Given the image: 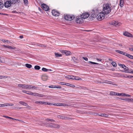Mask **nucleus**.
<instances>
[{"mask_svg": "<svg viewBox=\"0 0 133 133\" xmlns=\"http://www.w3.org/2000/svg\"><path fill=\"white\" fill-rule=\"evenodd\" d=\"M111 10V8L108 4H106L104 6H103V12L105 14L107 15L109 14Z\"/></svg>", "mask_w": 133, "mask_h": 133, "instance_id": "1", "label": "nucleus"}, {"mask_svg": "<svg viewBox=\"0 0 133 133\" xmlns=\"http://www.w3.org/2000/svg\"><path fill=\"white\" fill-rule=\"evenodd\" d=\"M105 15L103 12L99 13L97 16V18L99 21L101 20L102 18L103 19L104 18Z\"/></svg>", "mask_w": 133, "mask_h": 133, "instance_id": "2", "label": "nucleus"}, {"mask_svg": "<svg viewBox=\"0 0 133 133\" xmlns=\"http://www.w3.org/2000/svg\"><path fill=\"white\" fill-rule=\"evenodd\" d=\"M64 17L66 20L71 21L74 19L75 16L73 15L67 14Z\"/></svg>", "mask_w": 133, "mask_h": 133, "instance_id": "3", "label": "nucleus"}, {"mask_svg": "<svg viewBox=\"0 0 133 133\" xmlns=\"http://www.w3.org/2000/svg\"><path fill=\"white\" fill-rule=\"evenodd\" d=\"M49 126L52 128H58L60 127L59 125L53 123H50L49 124Z\"/></svg>", "mask_w": 133, "mask_h": 133, "instance_id": "4", "label": "nucleus"}, {"mask_svg": "<svg viewBox=\"0 0 133 133\" xmlns=\"http://www.w3.org/2000/svg\"><path fill=\"white\" fill-rule=\"evenodd\" d=\"M98 11L97 10H96L95 11L94 9L92 10V14H91V16L89 17L90 20H92V19L95 17V14L96 13H97Z\"/></svg>", "mask_w": 133, "mask_h": 133, "instance_id": "5", "label": "nucleus"}, {"mask_svg": "<svg viewBox=\"0 0 133 133\" xmlns=\"http://www.w3.org/2000/svg\"><path fill=\"white\" fill-rule=\"evenodd\" d=\"M42 9L45 11H48L49 9V6L45 4H41Z\"/></svg>", "mask_w": 133, "mask_h": 133, "instance_id": "6", "label": "nucleus"}, {"mask_svg": "<svg viewBox=\"0 0 133 133\" xmlns=\"http://www.w3.org/2000/svg\"><path fill=\"white\" fill-rule=\"evenodd\" d=\"M89 14L87 12H85L82 14L81 16V17L83 19H85L88 18L89 16Z\"/></svg>", "mask_w": 133, "mask_h": 133, "instance_id": "7", "label": "nucleus"}, {"mask_svg": "<svg viewBox=\"0 0 133 133\" xmlns=\"http://www.w3.org/2000/svg\"><path fill=\"white\" fill-rule=\"evenodd\" d=\"M52 13L53 15L56 16H58L60 14L59 12L55 10H52Z\"/></svg>", "mask_w": 133, "mask_h": 133, "instance_id": "8", "label": "nucleus"}, {"mask_svg": "<svg viewBox=\"0 0 133 133\" xmlns=\"http://www.w3.org/2000/svg\"><path fill=\"white\" fill-rule=\"evenodd\" d=\"M35 103L38 104L42 105L44 104L45 105L48 104H52V103H50V102H44L43 101H36L35 102Z\"/></svg>", "mask_w": 133, "mask_h": 133, "instance_id": "9", "label": "nucleus"}, {"mask_svg": "<svg viewBox=\"0 0 133 133\" xmlns=\"http://www.w3.org/2000/svg\"><path fill=\"white\" fill-rule=\"evenodd\" d=\"M58 118H60L62 119H68L69 120L70 119H71V118L68 117L64 116L58 115L57 116Z\"/></svg>", "mask_w": 133, "mask_h": 133, "instance_id": "10", "label": "nucleus"}, {"mask_svg": "<svg viewBox=\"0 0 133 133\" xmlns=\"http://www.w3.org/2000/svg\"><path fill=\"white\" fill-rule=\"evenodd\" d=\"M11 4L10 1H7L4 3V5L5 7L8 8L11 6Z\"/></svg>", "mask_w": 133, "mask_h": 133, "instance_id": "11", "label": "nucleus"}, {"mask_svg": "<svg viewBox=\"0 0 133 133\" xmlns=\"http://www.w3.org/2000/svg\"><path fill=\"white\" fill-rule=\"evenodd\" d=\"M61 52L63 54H64L66 56H68L70 55L71 53L70 51L66 50H62Z\"/></svg>", "mask_w": 133, "mask_h": 133, "instance_id": "12", "label": "nucleus"}, {"mask_svg": "<svg viewBox=\"0 0 133 133\" xmlns=\"http://www.w3.org/2000/svg\"><path fill=\"white\" fill-rule=\"evenodd\" d=\"M123 34L124 36L128 37H133V36L132 34L127 31H125L124 32Z\"/></svg>", "mask_w": 133, "mask_h": 133, "instance_id": "13", "label": "nucleus"}, {"mask_svg": "<svg viewBox=\"0 0 133 133\" xmlns=\"http://www.w3.org/2000/svg\"><path fill=\"white\" fill-rule=\"evenodd\" d=\"M10 2L13 4H15L17 2L19 3L22 1V0H10Z\"/></svg>", "mask_w": 133, "mask_h": 133, "instance_id": "14", "label": "nucleus"}, {"mask_svg": "<svg viewBox=\"0 0 133 133\" xmlns=\"http://www.w3.org/2000/svg\"><path fill=\"white\" fill-rule=\"evenodd\" d=\"M52 103V104H48V105H57V106H66V104H62V103H61V104H56L55 103H54V104H53V103Z\"/></svg>", "mask_w": 133, "mask_h": 133, "instance_id": "15", "label": "nucleus"}, {"mask_svg": "<svg viewBox=\"0 0 133 133\" xmlns=\"http://www.w3.org/2000/svg\"><path fill=\"white\" fill-rule=\"evenodd\" d=\"M115 51L118 53L124 55H125L126 54L125 52L118 50H116Z\"/></svg>", "mask_w": 133, "mask_h": 133, "instance_id": "16", "label": "nucleus"}, {"mask_svg": "<svg viewBox=\"0 0 133 133\" xmlns=\"http://www.w3.org/2000/svg\"><path fill=\"white\" fill-rule=\"evenodd\" d=\"M19 103L20 104H22V105H23L24 106H26L27 107H28L29 106L28 104L27 103H26L22 101H20L19 102Z\"/></svg>", "mask_w": 133, "mask_h": 133, "instance_id": "17", "label": "nucleus"}, {"mask_svg": "<svg viewBox=\"0 0 133 133\" xmlns=\"http://www.w3.org/2000/svg\"><path fill=\"white\" fill-rule=\"evenodd\" d=\"M4 46L5 48H9L10 49H14L16 48L15 47H12L11 46H6L5 45H3Z\"/></svg>", "mask_w": 133, "mask_h": 133, "instance_id": "18", "label": "nucleus"}, {"mask_svg": "<svg viewBox=\"0 0 133 133\" xmlns=\"http://www.w3.org/2000/svg\"><path fill=\"white\" fill-rule=\"evenodd\" d=\"M74 77V80H81L82 79V78H79L78 76H74V77Z\"/></svg>", "mask_w": 133, "mask_h": 133, "instance_id": "19", "label": "nucleus"}, {"mask_svg": "<svg viewBox=\"0 0 133 133\" xmlns=\"http://www.w3.org/2000/svg\"><path fill=\"white\" fill-rule=\"evenodd\" d=\"M98 115L100 116L104 117H107L108 116V115L104 114H101Z\"/></svg>", "mask_w": 133, "mask_h": 133, "instance_id": "20", "label": "nucleus"}, {"mask_svg": "<svg viewBox=\"0 0 133 133\" xmlns=\"http://www.w3.org/2000/svg\"><path fill=\"white\" fill-rule=\"evenodd\" d=\"M110 24L114 25H115L116 26L118 25V23L116 22H112L111 23H110Z\"/></svg>", "mask_w": 133, "mask_h": 133, "instance_id": "21", "label": "nucleus"}, {"mask_svg": "<svg viewBox=\"0 0 133 133\" xmlns=\"http://www.w3.org/2000/svg\"><path fill=\"white\" fill-rule=\"evenodd\" d=\"M109 95H117V92L114 91H111Z\"/></svg>", "mask_w": 133, "mask_h": 133, "instance_id": "22", "label": "nucleus"}, {"mask_svg": "<svg viewBox=\"0 0 133 133\" xmlns=\"http://www.w3.org/2000/svg\"><path fill=\"white\" fill-rule=\"evenodd\" d=\"M74 77L73 76H66L65 78L69 79H72L74 80V77Z\"/></svg>", "mask_w": 133, "mask_h": 133, "instance_id": "23", "label": "nucleus"}, {"mask_svg": "<svg viewBox=\"0 0 133 133\" xmlns=\"http://www.w3.org/2000/svg\"><path fill=\"white\" fill-rule=\"evenodd\" d=\"M125 55L127 57L131 58L132 59V57L133 56H132L130 54H128L126 52V54H125V55Z\"/></svg>", "mask_w": 133, "mask_h": 133, "instance_id": "24", "label": "nucleus"}, {"mask_svg": "<svg viewBox=\"0 0 133 133\" xmlns=\"http://www.w3.org/2000/svg\"><path fill=\"white\" fill-rule=\"evenodd\" d=\"M29 85L23 84V88L25 89H29Z\"/></svg>", "mask_w": 133, "mask_h": 133, "instance_id": "25", "label": "nucleus"}, {"mask_svg": "<svg viewBox=\"0 0 133 133\" xmlns=\"http://www.w3.org/2000/svg\"><path fill=\"white\" fill-rule=\"evenodd\" d=\"M5 62L4 59L2 57H0V63H4Z\"/></svg>", "mask_w": 133, "mask_h": 133, "instance_id": "26", "label": "nucleus"}, {"mask_svg": "<svg viewBox=\"0 0 133 133\" xmlns=\"http://www.w3.org/2000/svg\"><path fill=\"white\" fill-rule=\"evenodd\" d=\"M42 70L44 72H46L49 70L51 71L52 70L51 69H47L44 68H43L42 69Z\"/></svg>", "mask_w": 133, "mask_h": 133, "instance_id": "27", "label": "nucleus"}, {"mask_svg": "<svg viewBox=\"0 0 133 133\" xmlns=\"http://www.w3.org/2000/svg\"><path fill=\"white\" fill-rule=\"evenodd\" d=\"M37 88L35 86H34L32 85H29V89H36Z\"/></svg>", "mask_w": 133, "mask_h": 133, "instance_id": "28", "label": "nucleus"}, {"mask_svg": "<svg viewBox=\"0 0 133 133\" xmlns=\"http://www.w3.org/2000/svg\"><path fill=\"white\" fill-rule=\"evenodd\" d=\"M25 66L27 68H31L32 67V65L30 64L26 63L25 65Z\"/></svg>", "mask_w": 133, "mask_h": 133, "instance_id": "29", "label": "nucleus"}, {"mask_svg": "<svg viewBox=\"0 0 133 133\" xmlns=\"http://www.w3.org/2000/svg\"><path fill=\"white\" fill-rule=\"evenodd\" d=\"M37 45L41 46V47H46V46L44 44H37Z\"/></svg>", "mask_w": 133, "mask_h": 133, "instance_id": "30", "label": "nucleus"}, {"mask_svg": "<svg viewBox=\"0 0 133 133\" xmlns=\"http://www.w3.org/2000/svg\"><path fill=\"white\" fill-rule=\"evenodd\" d=\"M72 59L73 61L75 63H77L78 61V59L75 57H72Z\"/></svg>", "mask_w": 133, "mask_h": 133, "instance_id": "31", "label": "nucleus"}, {"mask_svg": "<svg viewBox=\"0 0 133 133\" xmlns=\"http://www.w3.org/2000/svg\"><path fill=\"white\" fill-rule=\"evenodd\" d=\"M40 67L38 65H35V66L34 68L36 70H39L40 69Z\"/></svg>", "mask_w": 133, "mask_h": 133, "instance_id": "32", "label": "nucleus"}, {"mask_svg": "<svg viewBox=\"0 0 133 133\" xmlns=\"http://www.w3.org/2000/svg\"><path fill=\"white\" fill-rule=\"evenodd\" d=\"M111 63L114 67H116V66L117 64L115 62H112Z\"/></svg>", "mask_w": 133, "mask_h": 133, "instance_id": "33", "label": "nucleus"}, {"mask_svg": "<svg viewBox=\"0 0 133 133\" xmlns=\"http://www.w3.org/2000/svg\"><path fill=\"white\" fill-rule=\"evenodd\" d=\"M133 70L131 69H129V68L128 70H127L125 72L131 73V72H132Z\"/></svg>", "mask_w": 133, "mask_h": 133, "instance_id": "34", "label": "nucleus"}, {"mask_svg": "<svg viewBox=\"0 0 133 133\" xmlns=\"http://www.w3.org/2000/svg\"><path fill=\"white\" fill-rule=\"evenodd\" d=\"M55 56L57 57H60L61 56H62V55L61 54H58V53H55Z\"/></svg>", "mask_w": 133, "mask_h": 133, "instance_id": "35", "label": "nucleus"}, {"mask_svg": "<svg viewBox=\"0 0 133 133\" xmlns=\"http://www.w3.org/2000/svg\"><path fill=\"white\" fill-rule=\"evenodd\" d=\"M80 18H77L76 19V22L77 23L80 24V19H79Z\"/></svg>", "mask_w": 133, "mask_h": 133, "instance_id": "36", "label": "nucleus"}, {"mask_svg": "<svg viewBox=\"0 0 133 133\" xmlns=\"http://www.w3.org/2000/svg\"><path fill=\"white\" fill-rule=\"evenodd\" d=\"M124 93H117V96H124Z\"/></svg>", "mask_w": 133, "mask_h": 133, "instance_id": "37", "label": "nucleus"}, {"mask_svg": "<svg viewBox=\"0 0 133 133\" xmlns=\"http://www.w3.org/2000/svg\"><path fill=\"white\" fill-rule=\"evenodd\" d=\"M4 6L3 3L2 2H0V9H2Z\"/></svg>", "mask_w": 133, "mask_h": 133, "instance_id": "38", "label": "nucleus"}, {"mask_svg": "<svg viewBox=\"0 0 133 133\" xmlns=\"http://www.w3.org/2000/svg\"><path fill=\"white\" fill-rule=\"evenodd\" d=\"M24 4L26 5H27L28 3V0H23Z\"/></svg>", "mask_w": 133, "mask_h": 133, "instance_id": "39", "label": "nucleus"}, {"mask_svg": "<svg viewBox=\"0 0 133 133\" xmlns=\"http://www.w3.org/2000/svg\"><path fill=\"white\" fill-rule=\"evenodd\" d=\"M46 120L47 121H50L51 122H54L55 121V120L53 119L49 118L47 119Z\"/></svg>", "mask_w": 133, "mask_h": 133, "instance_id": "40", "label": "nucleus"}, {"mask_svg": "<svg viewBox=\"0 0 133 133\" xmlns=\"http://www.w3.org/2000/svg\"><path fill=\"white\" fill-rule=\"evenodd\" d=\"M88 62H89V63H90L91 64H99L97 63L94 62H92L91 61H89Z\"/></svg>", "mask_w": 133, "mask_h": 133, "instance_id": "41", "label": "nucleus"}, {"mask_svg": "<svg viewBox=\"0 0 133 133\" xmlns=\"http://www.w3.org/2000/svg\"><path fill=\"white\" fill-rule=\"evenodd\" d=\"M119 66H121L122 68L124 69V67H125V65L124 64H119Z\"/></svg>", "mask_w": 133, "mask_h": 133, "instance_id": "42", "label": "nucleus"}, {"mask_svg": "<svg viewBox=\"0 0 133 133\" xmlns=\"http://www.w3.org/2000/svg\"><path fill=\"white\" fill-rule=\"evenodd\" d=\"M7 77L6 76H0V79H2L3 78H6Z\"/></svg>", "mask_w": 133, "mask_h": 133, "instance_id": "43", "label": "nucleus"}, {"mask_svg": "<svg viewBox=\"0 0 133 133\" xmlns=\"http://www.w3.org/2000/svg\"><path fill=\"white\" fill-rule=\"evenodd\" d=\"M56 85H51L49 87V88H55Z\"/></svg>", "mask_w": 133, "mask_h": 133, "instance_id": "44", "label": "nucleus"}, {"mask_svg": "<svg viewBox=\"0 0 133 133\" xmlns=\"http://www.w3.org/2000/svg\"><path fill=\"white\" fill-rule=\"evenodd\" d=\"M125 100L128 101V102H130L131 101L132 99H131L128 98H125Z\"/></svg>", "mask_w": 133, "mask_h": 133, "instance_id": "45", "label": "nucleus"}, {"mask_svg": "<svg viewBox=\"0 0 133 133\" xmlns=\"http://www.w3.org/2000/svg\"><path fill=\"white\" fill-rule=\"evenodd\" d=\"M3 117H5V118H10V119H14V118H12V117H9L8 116H3Z\"/></svg>", "mask_w": 133, "mask_h": 133, "instance_id": "46", "label": "nucleus"}, {"mask_svg": "<svg viewBox=\"0 0 133 133\" xmlns=\"http://www.w3.org/2000/svg\"><path fill=\"white\" fill-rule=\"evenodd\" d=\"M128 69H129V68L128 67H127L126 66H125V67H124V70H125V72H126V71H127V70H128Z\"/></svg>", "mask_w": 133, "mask_h": 133, "instance_id": "47", "label": "nucleus"}, {"mask_svg": "<svg viewBox=\"0 0 133 133\" xmlns=\"http://www.w3.org/2000/svg\"><path fill=\"white\" fill-rule=\"evenodd\" d=\"M83 18H82L81 17L79 18V19H80V24L82 23L83 22V20L82 19Z\"/></svg>", "mask_w": 133, "mask_h": 133, "instance_id": "48", "label": "nucleus"}, {"mask_svg": "<svg viewBox=\"0 0 133 133\" xmlns=\"http://www.w3.org/2000/svg\"><path fill=\"white\" fill-rule=\"evenodd\" d=\"M23 84H19L18 85V86L19 87H22L23 88Z\"/></svg>", "mask_w": 133, "mask_h": 133, "instance_id": "49", "label": "nucleus"}, {"mask_svg": "<svg viewBox=\"0 0 133 133\" xmlns=\"http://www.w3.org/2000/svg\"><path fill=\"white\" fill-rule=\"evenodd\" d=\"M82 58L86 61H88V58L87 57H83Z\"/></svg>", "mask_w": 133, "mask_h": 133, "instance_id": "50", "label": "nucleus"}, {"mask_svg": "<svg viewBox=\"0 0 133 133\" xmlns=\"http://www.w3.org/2000/svg\"><path fill=\"white\" fill-rule=\"evenodd\" d=\"M123 2H120V6L121 7H122L123 6Z\"/></svg>", "mask_w": 133, "mask_h": 133, "instance_id": "51", "label": "nucleus"}, {"mask_svg": "<svg viewBox=\"0 0 133 133\" xmlns=\"http://www.w3.org/2000/svg\"><path fill=\"white\" fill-rule=\"evenodd\" d=\"M61 87L59 85H56L55 88H57L58 89H61Z\"/></svg>", "mask_w": 133, "mask_h": 133, "instance_id": "52", "label": "nucleus"}, {"mask_svg": "<svg viewBox=\"0 0 133 133\" xmlns=\"http://www.w3.org/2000/svg\"><path fill=\"white\" fill-rule=\"evenodd\" d=\"M69 86L72 87H75V86L74 85L71 84H69Z\"/></svg>", "mask_w": 133, "mask_h": 133, "instance_id": "53", "label": "nucleus"}, {"mask_svg": "<svg viewBox=\"0 0 133 133\" xmlns=\"http://www.w3.org/2000/svg\"><path fill=\"white\" fill-rule=\"evenodd\" d=\"M38 10H39L41 12L43 13V10L41 9V8L40 7L38 8Z\"/></svg>", "mask_w": 133, "mask_h": 133, "instance_id": "54", "label": "nucleus"}, {"mask_svg": "<svg viewBox=\"0 0 133 133\" xmlns=\"http://www.w3.org/2000/svg\"><path fill=\"white\" fill-rule=\"evenodd\" d=\"M33 95L34 96H37V95H38V94L36 93H33Z\"/></svg>", "mask_w": 133, "mask_h": 133, "instance_id": "55", "label": "nucleus"}, {"mask_svg": "<svg viewBox=\"0 0 133 133\" xmlns=\"http://www.w3.org/2000/svg\"><path fill=\"white\" fill-rule=\"evenodd\" d=\"M33 95L34 96H37V95H38V94L36 93H33Z\"/></svg>", "mask_w": 133, "mask_h": 133, "instance_id": "56", "label": "nucleus"}, {"mask_svg": "<svg viewBox=\"0 0 133 133\" xmlns=\"http://www.w3.org/2000/svg\"><path fill=\"white\" fill-rule=\"evenodd\" d=\"M60 84L62 85H65L66 83L64 82H61L60 83Z\"/></svg>", "mask_w": 133, "mask_h": 133, "instance_id": "57", "label": "nucleus"}, {"mask_svg": "<svg viewBox=\"0 0 133 133\" xmlns=\"http://www.w3.org/2000/svg\"><path fill=\"white\" fill-rule=\"evenodd\" d=\"M0 15H7V16L8 15V14H6L3 13H1V12H0Z\"/></svg>", "mask_w": 133, "mask_h": 133, "instance_id": "58", "label": "nucleus"}, {"mask_svg": "<svg viewBox=\"0 0 133 133\" xmlns=\"http://www.w3.org/2000/svg\"><path fill=\"white\" fill-rule=\"evenodd\" d=\"M124 96H128V97H130V95H129V94H125L124 93Z\"/></svg>", "mask_w": 133, "mask_h": 133, "instance_id": "59", "label": "nucleus"}, {"mask_svg": "<svg viewBox=\"0 0 133 133\" xmlns=\"http://www.w3.org/2000/svg\"><path fill=\"white\" fill-rule=\"evenodd\" d=\"M37 96H38L41 97H43V95L39 94L38 95H37Z\"/></svg>", "mask_w": 133, "mask_h": 133, "instance_id": "60", "label": "nucleus"}, {"mask_svg": "<svg viewBox=\"0 0 133 133\" xmlns=\"http://www.w3.org/2000/svg\"><path fill=\"white\" fill-rule=\"evenodd\" d=\"M129 49L130 50L133 51V48H129Z\"/></svg>", "mask_w": 133, "mask_h": 133, "instance_id": "61", "label": "nucleus"}, {"mask_svg": "<svg viewBox=\"0 0 133 133\" xmlns=\"http://www.w3.org/2000/svg\"><path fill=\"white\" fill-rule=\"evenodd\" d=\"M12 13H17L18 12L16 10H14V11H12Z\"/></svg>", "mask_w": 133, "mask_h": 133, "instance_id": "62", "label": "nucleus"}, {"mask_svg": "<svg viewBox=\"0 0 133 133\" xmlns=\"http://www.w3.org/2000/svg\"><path fill=\"white\" fill-rule=\"evenodd\" d=\"M27 91L26 90H23L22 92L24 93L27 94Z\"/></svg>", "mask_w": 133, "mask_h": 133, "instance_id": "63", "label": "nucleus"}, {"mask_svg": "<svg viewBox=\"0 0 133 133\" xmlns=\"http://www.w3.org/2000/svg\"><path fill=\"white\" fill-rule=\"evenodd\" d=\"M1 41L3 42H6V41L4 40V39H1Z\"/></svg>", "mask_w": 133, "mask_h": 133, "instance_id": "64", "label": "nucleus"}]
</instances>
